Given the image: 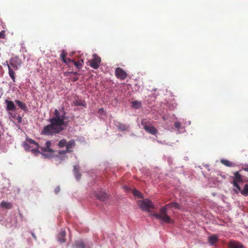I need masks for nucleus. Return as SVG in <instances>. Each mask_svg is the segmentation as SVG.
Returning <instances> with one entry per match:
<instances>
[{
    "label": "nucleus",
    "instance_id": "412c9836",
    "mask_svg": "<svg viewBox=\"0 0 248 248\" xmlns=\"http://www.w3.org/2000/svg\"><path fill=\"white\" fill-rule=\"evenodd\" d=\"M220 162L227 167H233L234 166V163H232L226 159H221Z\"/></svg>",
    "mask_w": 248,
    "mask_h": 248
},
{
    "label": "nucleus",
    "instance_id": "5701e85b",
    "mask_svg": "<svg viewBox=\"0 0 248 248\" xmlns=\"http://www.w3.org/2000/svg\"><path fill=\"white\" fill-rule=\"evenodd\" d=\"M67 52L63 50L61 54V58H62V62L66 64H68L66 59Z\"/></svg>",
    "mask_w": 248,
    "mask_h": 248
},
{
    "label": "nucleus",
    "instance_id": "f257e3e1",
    "mask_svg": "<svg viewBox=\"0 0 248 248\" xmlns=\"http://www.w3.org/2000/svg\"><path fill=\"white\" fill-rule=\"evenodd\" d=\"M65 114L63 108H62L60 110L55 109L54 112V116L49 120L50 124L44 127L41 134L52 135L61 132L63 130L62 126L64 124Z\"/></svg>",
    "mask_w": 248,
    "mask_h": 248
},
{
    "label": "nucleus",
    "instance_id": "a878e982",
    "mask_svg": "<svg viewBox=\"0 0 248 248\" xmlns=\"http://www.w3.org/2000/svg\"><path fill=\"white\" fill-rule=\"evenodd\" d=\"M117 126L118 128L122 131H124V130H126L127 129V126L126 125L122 124V123H119L118 125H117Z\"/></svg>",
    "mask_w": 248,
    "mask_h": 248
},
{
    "label": "nucleus",
    "instance_id": "7c9ffc66",
    "mask_svg": "<svg viewBox=\"0 0 248 248\" xmlns=\"http://www.w3.org/2000/svg\"><path fill=\"white\" fill-rule=\"evenodd\" d=\"M75 105L77 106H85V102L81 100H77L75 102Z\"/></svg>",
    "mask_w": 248,
    "mask_h": 248
},
{
    "label": "nucleus",
    "instance_id": "39448f33",
    "mask_svg": "<svg viewBox=\"0 0 248 248\" xmlns=\"http://www.w3.org/2000/svg\"><path fill=\"white\" fill-rule=\"evenodd\" d=\"M93 59L89 61L90 65L94 69H97L99 67L101 62V58L97 54H94L93 55Z\"/></svg>",
    "mask_w": 248,
    "mask_h": 248
},
{
    "label": "nucleus",
    "instance_id": "cd10ccee",
    "mask_svg": "<svg viewBox=\"0 0 248 248\" xmlns=\"http://www.w3.org/2000/svg\"><path fill=\"white\" fill-rule=\"evenodd\" d=\"M66 140L65 139H62L58 143V146L60 148H63L64 147H66Z\"/></svg>",
    "mask_w": 248,
    "mask_h": 248
},
{
    "label": "nucleus",
    "instance_id": "9d476101",
    "mask_svg": "<svg viewBox=\"0 0 248 248\" xmlns=\"http://www.w3.org/2000/svg\"><path fill=\"white\" fill-rule=\"evenodd\" d=\"M64 75L65 76H70L71 78H72V80L73 82H76L77 80H78L79 78L78 76L79 75L78 72H65L64 73Z\"/></svg>",
    "mask_w": 248,
    "mask_h": 248
},
{
    "label": "nucleus",
    "instance_id": "aec40b11",
    "mask_svg": "<svg viewBox=\"0 0 248 248\" xmlns=\"http://www.w3.org/2000/svg\"><path fill=\"white\" fill-rule=\"evenodd\" d=\"M74 173L76 179L77 180L80 179L81 177V174L79 171L78 167L77 166H74Z\"/></svg>",
    "mask_w": 248,
    "mask_h": 248
},
{
    "label": "nucleus",
    "instance_id": "ea45409f",
    "mask_svg": "<svg viewBox=\"0 0 248 248\" xmlns=\"http://www.w3.org/2000/svg\"><path fill=\"white\" fill-rule=\"evenodd\" d=\"M245 170L248 171V168L247 169H245Z\"/></svg>",
    "mask_w": 248,
    "mask_h": 248
},
{
    "label": "nucleus",
    "instance_id": "4be33fe9",
    "mask_svg": "<svg viewBox=\"0 0 248 248\" xmlns=\"http://www.w3.org/2000/svg\"><path fill=\"white\" fill-rule=\"evenodd\" d=\"M141 106L140 102L138 101H134L132 102V107L136 109L140 108Z\"/></svg>",
    "mask_w": 248,
    "mask_h": 248
},
{
    "label": "nucleus",
    "instance_id": "4c0bfd02",
    "mask_svg": "<svg viewBox=\"0 0 248 248\" xmlns=\"http://www.w3.org/2000/svg\"><path fill=\"white\" fill-rule=\"evenodd\" d=\"M104 111V109L103 108H101L98 110V112L101 113Z\"/></svg>",
    "mask_w": 248,
    "mask_h": 248
},
{
    "label": "nucleus",
    "instance_id": "393cba45",
    "mask_svg": "<svg viewBox=\"0 0 248 248\" xmlns=\"http://www.w3.org/2000/svg\"><path fill=\"white\" fill-rule=\"evenodd\" d=\"M81 62H76L75 60L72 61V63H73L78 69H80L82 66V63H83V60H81Z\"/></svg>",
    "mask_w": 248,
    "mask_h": 248
},
{
    "label": "nucleus",
    "instance_id": "4468645a",
    "mask_svg": "<svg viewBox=\"0 0 248 248\" xmlns=\"http://www.w3.org/2000/svg\"><path fill=\"white\" fill-rule=\"evenodd\" d=\"M7 63H8L7 62H6ZM8 68V73L10 77V78H12V80L14 82L16 81V77H15V73L14 71V70L12 68V67L10 66V65H9L8 63H7Z\"/></svg>",
    "mask_w": 248,
    "mask_h": 248
},
{
    "label": "nucleus",
    "instance_id": "c9c22d12",
    "mask_svg": "<svg viewBox=\"0 0 248 248\" xmlns=\"http://www.w3.org/2000/svg\"><path fill=\"white\" fill-rule=\"evenodd\" d=\"M60 191V186H57L55 188L54 192L56 194H58Z\"/></svg>",
    "mask_w": 248,
    "mask_h": 248
},
{
    "label": "nucleus",
    "instance_id": "e433bc0d",
    "mask_svg": "<svg viewBox=\"0 0 248 248\" xmlns=\"http://www.w3.org/2000/svg\"><path fill=\"white\" fill-rule=\"evenodd\" d=\"M74 61L73 60H71L70 59L68 58L67 59V62H68L67 64H70L71 63H72V61Z\"/></svg>",
    "mask_w": 248,
    "mask_h": 248
},
{
    "label": "nucleus",
    "instance_id": "f3484780",
    "mask_svg": "<svg viewBox=\"0 0 248 248\" xmlns=\"http://www.w3.org/2000/svg\"><path fill=\"white\" fill-rule=\"evenodd\" d=\"M65 236L66 232L65 231H61L58 235L59 241L61 243H64L65 242Z\"/></svg>",
    "mask_w": 248,
    "mask_h": 248
},
{
    "label": "nucleus",
    "instance_id": "dca6fc26",
    "mask_svg": "<svg viewBox=\"0 0 248 248\" xmlns=\"http://www.w3.org/2000/svg\"><path fill=\"white\" fill-rule=\"evenodd\" d=\"M0 206L2 208L10 209L12 208L13 205L11 202L2 201L0 203Z\"/></svg>",
    "mask_w": 248,
    "mask_h": 248
},
{
    "label": "nucleus",
    "instance_id": "9b49d317",
    "mask_svg": "<svg viewBox=\"0 0 248 248\" xmlns=\"http://www.w3.org/2000/svg\"><path fill=\"white\" fill-rule=\"evenodd\" d=\"M230 248H244L243 244L238 241H231L229 243Z\"/></svg>",
    "mask_w": 248,
    "mask_h": 248
},
{
    "label": "nucleus",
    "instance_id": "bb28decb",
    "mask_svg": "<svg viewBox=\"0 0 248 248\" xmlns=\"http://www.w3.org/2000/svg\"><path fill=\"white\" fill-rule=\"evenodd\" d=\"M234 180H236V181L241 182L242 181V178L241 174L239 173L238 171H236L234 173Z\"/></svg>",
    "mask_w": 248,
    "mask_h": 248
},
{
    "label": "nucleus",
    "instance_id": "423d86ee",
    "mask_svg": "<svg viewBox=\"0 0 248 248\" xmlns=\"http://www.w3.org/2000/svg\"><path fill=\"white\" fill-rule=\"evenodd\" d=\"M9 62V65L16 71L18 70V67L21 65V61L18 57L16 56L11 58Z\"/></svg>",
    "mask_w": 248,
    "mask_h": 248
},
{
    "label": "nucleus",
    "instance_id": "f8f14e48",
    "mask_svg": "<svg viewBox=\"0 0 248 248\" xmlns=\"http://www.w3.org/2000/svg\"><path fill=\"white\" fill-rule=\"evenodd\" d=\"M5 103L7 105L6 109L8 111H12L15 110L16 108L14 102L12 101L6 100L5 101Z\"/></svg>",
    "mask_w": 248,
    "mask_h": 248
},
{
    "label": "nucleus",
    "instance_id": "c85d7f7f",
    "mask_svg": "<svg viewBox=\"0 0 248 248\" xmlns=\"http://www.w3.org/2000/svg\"><path fill=\"white\" fill-rule=\"evenodd\" d=\"M132 193L135 196H137L138 198H142V194L139 191L134 189L133 190Z\"/></svg>",
    "mask_w": 248,
    "mask_h": 248
},
{
    "label": "nucleus",
    "instance_id": "f03ea898",
    "mask_svg": "<svg viewBox=\"0 0 248 248\" xmlns=\"http://www.w3.org/2000/svg\"><path fill=\"white\" fill-rule=\"evenodd\" d=\"M174 207L175 209H180L181 207L177 202H171L162 207L159 210V213H152L151 216L155 217L156 219H160L166 223H170L172 222L170 217L167 215L168 208Z\"/></svg>",
    "mask_w": 248,
    "mask_h": 248
},
{
    "label": "nucleus",
    "instance_id": "6ab92c4d",
    "mask_svg": "<svg viewBox=\"0 0 248 248\" xmlns=\"http://www.w3.org/2000/svg\"><path fill=\"white\" fill-rule=\"evenodd\" d=\"M74 246L76 248H85V244L81 240L76 241Z\"/></svg>",
    "mask_w": 248,
    "mask_h": 248
},
{
    "label": "nucleus",
    "instance_id": "0eeeda50",
    "mask_svg": "<svg viewBox=\"0 0 248 248\" xmlns=\"http://www.w3.org/2000/svg\"><path fill=\"white\" fill-rule=\"evenodd\" d=\"M141 124L143 125L144 130L148 133L154 135H155L157 133V129L154 126L146 124V122L142 121Z\"/></svg>",
    "mask_w": 248,
    "mask_h": 248
},
{
    "label": "nucleus",
    "instance_id": "c756f323",
    "mask_svg": "<svg viewBox=\"0 0 248 248\" xmlns=\"http://www.w3.org/2000/svg\"><path fill=\"white\" fill-rule=\"evenodd\" d=\"M24 147L26 150H31V148H33V146L31 145L27 141L26 142H24Z\"/></svg>",
    "mask_w": 248,
    "mask_h": 248
},
{
    "label": "nucleus",
    "instance_id": "2eb2a0df",
    "mask_svg": "<svg viewBox=\"0 0 248 248\" xmlns=\"http://www.w3.org/2000/svg\"><path fill=\"white\" fill-rule=\"evenodd\" d=\"M15 102L22 110L24 111H27L28 108L24 103L18 100H16Z\"/></svg>",
    "mask_w": 248,
    "mask_h": 248
},
{
    "label": "nucleus",
    "instance_id": "f704fd0d",
    "mask_svg": "<svg viewBox=\"0 0 248 248\" xmlns=\"http://www.w3.org/2000/svg\"><path fill=\"white\" fill-rule=\"evenodd\" d=\"M5 31H2L0 32V38H5Z\"/></svg>",
    "mask_w": 248,
    "mask_h": 248
},
{
    "label": "nucleus",
    "instance_id": "1a4fd4ad",
    "mask_svg": "<svg viewBox=\"0 0 248 248\" xmlns=\"http://www.w3.org/2000/svg\"><path fill=\"white\" fill-rule=\"evenodd\" d=\"M76 145L75 141L74 140H70L68 142H66V150L60 152L61 154H64L68 152H71V149L73 148Z\"/></svg>",
    "mask_w": 248,
    "mask_h": 248
},
{
    "label": "nucleus",
    "instance_id": "2f4dec72",
    "mask_svg": "<svg viewBox=\"0 0 248 248\" xmlns=\"http://www.w3.org/2000/svg\"><path fill=\"white\" fill-rule=\"evenodd\" d=\"M238 181H236V180H233V185L234 186H235V187L237 188V189L240 191L241 190V188L239 186L238 184Z\"/></svg>",
    "mask_w": 248,
    "mask_h": 248
},
{
    "label": "nucleus",
    "instance_id": "a211bd4d",
    "mask_svg": "<svg viewBox=\"0 0 248 248\" xmlns=\"http://www.w3.org/2000/svg\"><path fill=\"white\" fill-rule=\"evenodd\" d=\"M218 240V239L216 235H213L208 237V242L212 246L216 244Z\"/></svg>",
    "mask_w": 248,
    "mask_h": 248
},
{
    "label": "nucleus",
    "instance_id": "473e14b6",
    "mask_svg": "<svg viewBox=\"0 0 248 248\" xmlns=\"http://www.w3.org/2000/svg\"><path fill=\"white\" fill-rule=\"evenodd\" d=\"M14 118L16 120L18 123H21L22 122V119L19 115H18L16 117L15 116V117H14Z\"/></svg>",
    "mask_w": 248,
    "mask_h": 248
},
{
    "label": "nucleus",
    "instance_id": "7ed1b4c3",
    "mask_svg": "<svg viewBox=\"0 0 248 248\" xmlns=\"http://www.w3.org/2000/svg\"><path fill=\"white\" fill-rule=\"evenodd\" d=\"M27 141L31 145H33L34 148L31 149V151L32 153H35L36 152L42 153V152H49L54 153V151L50 148L51 143L49 141H47L46 142V147H42L40 146L34 140L29 139L27 140Z\"/></svg>",
    "mask_w": 248,
    "mask_h": 248
},
{
    "label": "nucleus",
    "instance_id": "20e7f679",
    "mask_svg": "<svg viewBox=\"0 0 248 248\" xmlns=\"http://www.w3.org/2000/svg\"><path fill=\"white\" fill-rule=\"evenodd\" d=\"M137 202L140 209L144 211L150 212L151 209L155 208L152 202L147 199L139 200Z\"/></svg>",
    "mask_w": 248,
    "mask_h": 248
},
{
    "label": "nucleus",
    "instance_id": "6e6552de",
    "mask_svg": "<svg viewBox=\"0 0 248 248\" xmlns=\"http://www.w3.org/2000/svg\"><path fill=\"white\" fill-rule=\"evenodd\" d=\"M115 74L116 77L121 80L125 79L127 76V73L120 67L116 68Z\"/></svg>",
    "mask_w": 248,
    "mask_h": 248
},
{
    "label": "nucleus",
    "instance_id": "ddd939ff",
    "mask_svg": "<svg viewBox=\"0 0 248 248\" xmlns=\"http://www.w3.org/2000/svg\"><path fill=\"white\" fill-rule=\"evenodd\" d=\"M96 198L100 201H105L107 199V194L105 192H100L96 194Z\"/></svg>",
    "mask_w": 248,
    "mask_h": 248
},
{
    "label": "nucleus",
    "instance_id": "72a5a7b5",
    "mask_svg": "<svg viewBox=\"0 0 248 248\" xmlns=\"http://www.w3.org/2000/svg\"><path fill=\"white\" fill-rule=\"evenodd\" d=\"M181 123L180 122H176L174 124V126L175 127L178 129V130H179L180 128H181Z\"/></svg>",
    "mask_w": 248,
    "mask_h": 248
},
{
    "label": "nucleus",
    "instance_id": "b1692460",
    "mask_svg": "<svg viewBox=\"0 0 248 248\" xmlns=\"http://www.w3.org/2000/svg\"><path fill=\"white\" fill-rule=\"evenodd\" d=\"M241 193L245 196H247L248 195V184L245 185L244 189L241 191Z\"/></svg>",
    "mask_w": 248,
    "mask_h": 248
},
{
    "label": "nucleus",
    "instance_id": "58836bf2",
    "mask_svg": "<svg viewBox=\"0 0 248 248\" xmlns=\"http://www.w3.org/2000/svg\"><path fill=\"white\" fill-rule=\"evenodd\" d=\"M124 188L126 189V190H128L129 189V188H128L127 186H123Z\"/></svg>",
    "mask_w": 248,
    "mask_h": 248
}]
</instances>
